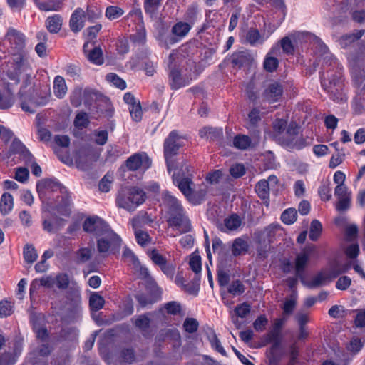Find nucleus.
<instances>
[{"label": "nucleus", "instance_id": "obj_1", "mask_svg": "<svg viewBox=\"0 0 365 365\" xmlns=\"http://www.w3.org/2000/svg\"><path fill=\"white\" fill-rule=\"evenodd\" d=\"M160 207L170 227L180 233H186L191 230L190 221L181 202L169 191L165 190L162 192Z\"/></svg>", "mask_w": 365, "mask_h": 365}, {"label": "nucleus", "instance_id": "obj_2", "mask_svg": "<svg viewBox=\"0 0 365 365\" xmlns=\"http://www.w3.org/2000/svg\"><path fill=\"white\" fill-rule=\"evenodd\" d=\"M324 63L327 66H334L339 70L333 73L332 71H328L327 73H323L322 76V86L330 94V98L335 101L342 102L345 101L346 98L341 93H339L341 89V68L336 59L329 52L324 51L323 56Z\"/></svg>", "mask_w": 365, "mask_h": 365}, {"label": "nucleus", "instance_id": "obj_3", "mask_svg": "<svg viewBox=\"0 0 365 365\" xmlns=\"http://www.w3.org/2000/svg\"><path fill=\"white\" fill-rule=\"evenodd\" d=\"M146 198L145 192L136 187L123 188L118 194L116 204L118 207L129 212L135 210L142 205Z\"/></svg>", "mask_w": 365, "mask_h": 365}, {"label": "nucleus", "instance_id": "obj_4", "mask_svg": "<svg viewBox=\"0 0 365 365\" xmlns=\"http://www.w3.org/2000/svg\"><path fill=\"white\" fill-rule=\"evenodd\" d=\"M173 180L190 202L194 205H198L202 202L205 196L206 191L202 188L196 190L194 183L189 175L182 177L179 173L176 174L174 173Z\"/></svg>", "mask_w": 365, "mask_h": 365}, {"label": "nucleus", "instance_id": "obj_5", "mask_svg": "<svg viewBox=\"0 0 365 365\" xmlns=\"http://www.w3.org/2000/svg\"><path fill=\"white\" fill-rule=\"evenodd\" d=\"M83 229L86 232L93 235L96 237L106 235L112 239L115 237L114 232L109 225L101 217L92 216L86 218L83 223Z\"/></svg>", "mask_w": 365, "mask_h": 365}, {"label": "nucleus", "instance_id": "obj_6", "mask_svg": "<svg viewBox=\"0 0 365 365\" xmlns=\"http://www.w3.org/2000/svg\"><path fill=\"white\" fill-rule=\"evenodd\" d=\"M180 137L176 131L170 133L164 142V155L167 163L168 171L170 173L172 170L175 169V162L173 157L178 153L181 146L180 143Z\"/></svg>", "mask_w": 365, "mask_h": 365}, {"label": "nucleus", "instance_id": "obj_7", "mask_svg": "<svg viewBox=\"0 0 365 365\" xmlns=\"http://www.w3.org/2000/svg\"><path fill=\"white\" fill-rule=\"evenodd\" d=\"M299 128L295 123H290L284 133L278 137V141L282 145L289 148L302 149L305 146L304 140L299 136Z\"/></svg>", "mask_w": 365, "mask_h": 365}, {"label": "nucleus", "instance_id": "obj_8", "mask_svg": "<svg viewBox=\"0 0 365 365\" xmlns=\"http://www.w3.org/2000/svg\"><path fill=\"white\" fill-rule=\"evenodd\" d=\"M151 165V161L146 153H135L128 158L126 166L130 170H147Z\"/></svg>", "mask_w": 365, "mask_h": 365}, {"label": "nucleus", "instance_id": "obj_9", "mask_svg": "<svg viewBox=\"0 0 365 365\" xmlns=\"http://www.w3.org/2000/svg\"><path fill=\"white\" fill-rule=\"evenodd\" d=\"M315 251L316 247L314 245H309L297 255L295 260V270L297 277H302V273L309 257L315 252Z\"/></svg>", "mask_w": 365, "mask_h": 365}, {"label": "nucleus", "instance_id": "obj_10", "mask_svg": "<svg viewBox=\"0 0 365 365\" xmlns=\"http://www.w3.org/2000/svg\"><path fill=\"white\" fill-rule=\"evenodd\" d=\"M65 189L59 182L51 180L43 179L39 181L36 185V190L41 198L46 197L47 194L53 192H63Z\"/></svg>", "mask_w": 365, "mask_h": 365}, {"label": "nucleus", "instance_id": "obj_11", "mask_svg": "<svg viewBox=\"0 0 365 365\" xmlns=\"http://www.w3.org/2000/svg\"><path fill=\"white\" fill-rule=\"evenodd\" d=\"M115 238H110L106 235L98 236L97 240V248L100 253H108L110 250L118 248L120 245L121 240L120 237L114 232Z\"/></svg>", "mask_w": 365, "mask_h": 365}, {"label": "nucleus", "instance_id": "obj_12", "mask_svg": "<svg viewBox=\"0 0 365 365\" xmlns=\"http://www.w3.org/2000/svg\"><path fill=\"white\" fill-rule=\"evenodd\" d=\"M283 91L284 88L280 83L272 81L266 86L263 98L269 103L277 102L282 98Z\"/></svg>", "mask_w": 365, "mask_h": 365}, {"label": "nucleus", "instance_id": "obj_13", "mask_svg": "<svg viewBox=\"0 0 365 365\" xmlns=\"http://www.w3.org/2000/svg\"><path fill=\"white\" fill-rule=\"evenodd\" d=\"M5 38L9 42L11 47L15 52L21 51L24 47V35L14 28H9L8 29Z\"/></svg>", "mask_w": 365, "mask_h": 365}, {"label": "nucleus", "instance_id": "obj_14", "mask_svg": "<svg viewBox=\"0 0 365 365\" xmlns=\"http://www.w3.org/2000/svg\"><path fill=\"white\" fill-rule=\"evenodd\" d=\"M170 84L173 89H178L190 83L191 77L182 75L178 68H172L169 73Z\"/></svg>", "mask_w": 365, "mask_h": 365}, {"label": "nucleus", "instance_id": "obj_15", "mask_svg": "<svg viewBox=\"0 0 365 365\" xmlns=\"http://www.w3.org/2000/svg\"><path fill=\"white\" fill-rule=\"evenodd\" d=\"M93 94V92L88 88H76L71 96V103L74 107H78L84 98L85 104H90L89 98Z\"/></svg>", "mask_w": 365, "mask_h": 365}, {"label": "nucleus", "instance_id": "obj_16", "mask_svg": "<svg viewBox=\"0 0 365 365\" xmlns=\"http://www.w3.org/2000/svg\"><path fill=\"white\" fill-rule=\"evenodd\" d=\"M85 11L81 8H77L72 14L69 25L72 31L77 33L84 26Z\"/></svg>", "mask_w": 365, "mask_h": 365}, {"label": "nucleus", "instance_id": "obj_17", "mask_svg": "<svg viewBox=\"0 0 365 365\" xmlns=\"http://www.w3.org/2000/svg\"><path fill=\"white\" fill-rule=\"evenodd\" d=\"M192 25L187 22L179 21L172 28V33L175 36L173 42H177L183 38L189 33Z\"/></svg>", "mask_w": 365, "mask_h": 365}, {"label": "nucleus", "instance_id": "obj_18", "mask_svg": "<svg viewBox=\"0 0 365 365\" xmlns=\"http://www.w3.org/2000/svg\"><path fill=\"white\" fill-rule=\"evenodd\" d=\"M77 336V331L73 327H65L58 333L52 336V340L56 342L72 340Z\"/></svg>", "mask_w": 365, "mask_h": 365}, {"label": "nucleus", "instance_id": "obj_19", "mask_svg": "<svg viewBox=\"0 0 365 365\" xmlns=\"http://www.w3.org/2000/svg\"><path fill=\"white\" fill-rule=\"evenodd\" d=\"M249 248V244L245 237H240L234 240L231 251L234 256L242 255L247 253Z\"/></svg>", "mask_w": 365, "mask_h": 365}, {"label": "nucleus", "instance_id": "obj_20", "mask_svg": "<svg viewBox=\"0 0 365 365\" xmlns=\"http://www.w3.org/2000/svg\"><path fill=\"white\" fill-rule=\"evenodd\" d=\"M16 145L23 150L22 157L24 158V160L27 164V165L31 166L32 173L36 176H40L41 174V168L37 163L34 162V159L32 155L25 149V148L23 145H21V143H16Z\"/></svg>", "mask_w": 365, "mask_h": 365}, {"label": "nucleus", "instance_id": "obj_21", "mask_svg": "<svg viewBox=\"0 0 365 365\" xmlns=\"http://www.w3.org/2000/svg\"><path fill=\"white\" fill-rule=\"evenodd\" d=\"M241 225V218L237 215L232 214L224 220V224L221 225L220 230L223 232L233 231L237 230Z\"/></svg>", "mask_w": 365, "mask_h": 365}, {"label": "nucleus", "instance_id": "obj_22", "mask_svg": "<svg viewBox=\"0 0 365 365\" xmlns=\"http://www.w3.org/2000/svg\"><path fill=\"white\" fill-rule=\"evenodd\" d=\"M255 191L259 197L264 200V203L268 206L269 202V182H267L266 180L259 181L255 185Z\"/></svg>", "mask_w": 365, "mask_h": 365}, {"label": "nucleus", "instance_id": "obj_23", "mask_svg": "<svg viewBox=\"0 0 365 365\" xmlns=\"http://www.w3.org/2000/svg\"><path fill=\"white\" fill-rule=\"evenodd\" d=\"M153 222V220L147 212H140L134 217L131 221L133 230L140 229L146 225H150Z\"/></svg>", "mask_w": 365, "mask_h": 365}, {"label": "nucleus", "instance_id": "obj_24", "mask_svg": "<svg viewBox=\"0 0 365 365\" xmlns=\"http://www.w3.org/2000/svg\"><path fill=\"white\" fill-rule=\"evenodd\" d=\"M62 21L63 19L61 16L59 14H54L46 19L45 25L50 33L56 34L61 29Z\"/></svg>", "mask_w": 365, "mask_h": 365}, {"label": "nucleus", "instance_id": "obj_25", "mask_svg": "<svg viewBox=\"0 0 365 365\" xmlns=\"http://www.w3.org/2000/svg\"><path fill=\"white\" fill-rule=\"evenodd\" d=\"M88 43H86L83 46V51L86 53L87 58L93 63L96 65H101L103 63V57L101 48L99 47H95L88 53H87V47Z\"/></svg>", "mask_w": 365, "mask_h": 365}, {"label": "nucleus", "instance_id": "obj_26", "mask_svg": "<svg viewBox=\"0 0 365 365\" xmlns=\"http://www.w3.org/2000/svg\"><path fill=\"white\" fill-rule=\"evenodd\" d=\"M67 86L63 77L56 76L53 80V93L58 98H63L67 93Z\"/></svg>", "mask_w": 365, "mask_h": 365}, {"label": "nucleus", "instance_id": "obj_27", "mask_svg": "<svg viewBox=\"0 0 365 365\" xmlns=\"http://www.w3.org/2000/svg\"><path fill=\"white\" fill-rule=\"evenodd\" d=\"M41 11H58L61 6L60 0H33Z\"/></svg>", "mask_w": 365, "mask_h": 365}, {"label": "nucleus", "instance_id": "obj_28", "mask_svg": "<svg viewBox=\"0 0 365 365\" xmlns=\"http://www.w3.org/2000/svg\"><path fill=\"white\" fill-rule=\"evenodd\" d=\"M55 284V280L51 277H43L38 279H34L30 285L31 296L37 291L39 286H43L51 288Z\"/></svg>", "mask_w": 365, "mask_h": 365}, {"label": "nucleus", "instance_id": "obj_29", "mask_svg": "<svg viewBox=\"0 0 365 365\" xmlns=\"http://www.w3.org/2000/svg\"><path fill=\"white\" fill-rule=\"evenodd\" d=\"M14 199L11 194L4 193L0 200V212L2 215L9 214L13 209Z\"/></svg>", "mask_w": 365, "mask_h": 365}, {"label": "nucleus", "instance_id": "obj_30", "mask_svg": "<svg viewBox=\"0 0 365 365\" xmlns=\"http://www.w3.org/2000/svg\"><path fill=\"white\" fill-rule=\"evenodd\" d=\"M14 102V95L10 90H0V109H9L13 106Z\"/></svg>", "mask_w": 365, "mask_h": 365}, {"label": "nucleus", "instance_id": "obj_31", "mask_svg": "<svg viewBox=\"0 0 365 365\" xmlns=\"http://www.w3.org/2000/svg\"><path fill=\"white\" fill-rule=\"evenodd\" d=\"M93 255L91 247H80L75 253L76 262L78 264H83L88 262Z\"/></svg>", "mask_w": 365, "mask_h": 365}, {"label": "nucleus", "instance_id": "obj_32", "mask_svg": "<svg viewBox=\"0 0 365 365\" xmlns=\"http://www.w3.org/2000/svg\"><path fill=\"white\" fill-rule=\"evenodd\" d=\"M222 135V128H214L206 127L200 130V135L202 138H206L209 140H215Z\"/></svg>", "mask_w": 365, "mask_h": 365}, {"label": "nucleus", "instance_id": "obj_33", "mask_svg": "<svg viewBox=\"0 0 365 365\" xmlns=\"http://www.w3.org/2000/svg\"><path fill=\"white\" fill-rule=\"evenodd\" d=\"M212 250L214 253L217 254L220 259H224L228 255L227 247L218 237H215L212 240Z\"/></svg>", "mask_w": 365, "mask_h": 365}, {"label": "nucleus", "instance_id": "obj_34", "mask_svg": "<svg viewBox=\"0 0 365 365\" xmlns=\"http://www.w3.org/2000/svg\"><path fill=\"white\" fill-rule=\"evenodd\" d=\"M329 282H330L329 277L326 272L323 270L315 275L310 282L306 283V285L309 288H316Z\"/></svg>", "mask_w": 365, "mask_h": 365}, {"label": "nucleus", "instance_id": "obj_35", "mask_svg": "<svg viewBox=\"0 0 365 365\" xmlns=\"http://www.w3.org/2000/svg\"><path fill=\"white\" fill-rule=\"evenodd\" d=\"M246 40L250 45L255 46L262 44L265 41V38L260 35L258 30L252 29L247 31Z\"/></svg>", "mask_w": 365, "mask_h": 365}, {"label": "nucleus", "instance_id": "obj_36", "mask_svg": "<svg viewBox=\"0 0 365 365\" xmlns=\"http://www.w3.org/2000/svg\"><path fill=\"white\" fill-rule=\"evenodd\" d=\"M234 146L240 150H246L251 145V140L245 135H237L233 140Z\"/></svg>", "mask_w": 365, "mask_h": 365}, {"label": "nucleus", "instance_id": "obj_37", "mask_svg": "<svg viewBox=\"0 0 365 365\" xmlns=\"http://www.w3.org/2000/svg\"><path fill=\"white\" fill-rule=\"evenodd\" d=\"M162 0H144V9L151 17L154 16L159 7L160 6Z\"/></svg>", "mask_w": 365, "mask_h": 365}, {"label": "nucleus", "instance_id": "obj_38", "mask_svg": "<svg viewBox=\"0 0 365 365\" xmlns=\"http://www.w3.org/2000/svg\"><path fill=\"white\" fill-rule=\"evenodd\" d=\"M105 304L103 297L97 293H93L91 295L89 299V305L91 309L93 312H97L103 308Z\"/></svg>", "mask_w": 365, "mask_h": 365}, {"label": "nucleus", "instance_id": "obj_39", "mask_svg": "<svg viewBox=\"0 0 365 365\" xmlns=\"http://www.w3.org/2000/svg\"><path fill=\"white\" fill-rule=\"evenodd\" d=\"M297 219V212L294 208L286 209L281 215L282 221L286 225H292Z\"/></svg>", "mask_w": 365, "mask_h": 365}, {"label": "nucleus", "instance_id": "obj_40", "mask_svg": "<svg viewBox=\"0 0 365 365\" xmlns=\"http://www.w3.org/2000/svg\"><path fill=\"white\" fill-rule=\"evenodd\" d=\"M322 231V225L317 220H314L311 222L309 230V238L312 241H316L320 236Z\"/></svg>", "mask_w": 365, "mask_h": 365}, {"label": "nucleus", "instance_id": "obj_41", "mask_svg": "<svg viewBox=\"0 0 365 365\" xmlns=\"http://www.w3.org/2000/svg\"><path fill=\"white\" fill-rule=\"evenodd\" d=\"M122 257L125 262L131 264L133 267L139 265V260L136 255L131 250L126 247H124Z\"/></svg>", "mask_w": 365, "mask_h": 365}, {"label": "nucleus", "instance_id": "obj_42", "mask_svg": "<svg viewBox=\"0 0 365 365\" xmlns=\"http://www.w3.org/2000/svg\"><path fill=\"white\" fill-rule=\"evenodd\" d=\"M150 314V313H148L146 314L140 315L136 319H133L132 320L134 322L136 327L141 330H145L150 326V318L149 316Z\"/></svg>", "mask_w": 365, "mask_h": 365}, {"label": "nucleus", "instance_id": "obj_43", "mask_svg": "<svg viewBox=\"0 0 365 365\" xmlns=\"http://www.w3.org/2000/svg\"><path fill=\"white\" fill-rule=\"evenodd\" d=\"M133 268L138 273L139 277L146 279L148 282H150L154 287H157L156 282L151 277L150 272L145 267H143L139 262L138 266H134Z\"/></svg>", "mask_w": 365, "mask_h": 365}, {"label": "nucleus", "instance_id": "obj_44", "mask_svg": "<svg viewBox=\"0 0 365 365\" xmlns=\"http://www.w3.org/2000/svg\"><path fill=\"white\" fill-rule=\"evenodd\" d=\"M124 11L115 6H109L106 8L105 16L109 20H115L123 16Z\"/></svg>", "mask_w": 365, "mask_h": 365}, {"label": "nucleus", "instance_id": "obj_45", "mask_svg": "<svg viewBox=\"0 0 365 365\" xmlns=\"http://www.w3.org/2000/svg\"><path fill=\"white\" fill-rule=\"evenodd\" d=\"M101 16V10L94 6H87L86 11H85V19L89 21L93 22L100 18Z\"/></svg>", "mask_w": 365, "mask_h": 365}, {"label": "nucleus", "instance_id": "obj_46", "mask_svg": "<svg viewBox=\"0 0 365 365\" xmlns=\"http://www.w3.org/2000/svg\"><path fill=\"white\" fill-rule=\"evenodd\" d=\"M137 242L141 246H145L150 242V237L145 231L140 229L133 230Z\"/></svg>", "mask_w": 365, "mask_h": 365}, {"label": "nucleus", "instance_id": "obj_47", "mask_svg": "<svg viewBox=\"0 0 365 365\" xmlns=\"http://www.w3.org/2000/svg\"><path fill=\"white\" fill-rule=\"evenodd\" d=\"M349 268L350 265L349 264L346 265L344 268H340L338 266H334L328 269H325L324 271L326 272L329 277V279L331 282L333 279L337 277L341 273L346 272Z\"/></svg>", "mask_w": 365, "mask_h": 365}, {"label": "nucleus", "instance_id": "obj_48", "mask_svg": "<svg viewBox=\"0 0 365 365\" xmlns=\"http://www.w3.org/2000/svg\"><path fill=\"white\" fill-rule=\"evenodd\" d=\"M89 124L88 115L85 112L79 113L76 115L74 120V125L79 128L83 129L86 128Z\"/></svg>", "mask_w": 365, "mask_h": 365}, {"label": "nucleus", "instance_id": "obj_49", "mask_svg": "<svg viewBox=\"0 0 365 365\" xmlns=\"http://www.w3.org/2000/svg\"><path fill=\"white\" fill-rule=\"evenodd\" d=\"M24 257L27 263H33L37 259L38 255L32 245H26L24 250Z\"/></svg>", "mask_w": 365, "mask_h": 365}, {"label": "nucleus", "instance_id": "obj_50", "mask_svg": "<svg viewBox=\"0 0 365 365\" xmlns=\"http://www.w3.org/2000/svg\"><path fill=\"white\" fill-rule=\"evenodd\" d=\"M287 121L283 119H277L273 123L274 137L278 140L287 129Z\"/></svg>", "mask_w": 365, "mask_h": 365}, {"label": "nucleus", "instance_id": "obj_51", "mask_svg": "<svg viewBox=\"0 0 365 365\" xmlns=\"http://www.w3.org/2000/svg\"><path fill=\"white\" fill-rule=\"evenodd\" d=\"M106 78L108 82H110L115 86L121 90L125 89L126 87L125 81L115 73H110L107 74Z\"/></svg>", "mask_w": 365, "mask_h": 365}, {"label": "nucleus", "instance_id": "obj_52", "mask_svg": "<svg viewBox=\"0 0 365 365\" xmlns=\"http://www.w3.org/2000/svg\"><path fill=\"white\" fill-rule=\"evenodd\" d=\"M364 34V30H359L356 34H349L342 36L339 40V43L341 47L346 48L348 46V43L346 42V40H350V41H356L359 39Z\"/></svg>", "mask_w": 365, "mask_h": 365}, {"label": "nucleus", "instance_id": "obj_53", "mask_svg": "<svg viewBox=\"0 0 365 365\" xmlns=\"http://www.w3.org/2000/svg\"><path fill=\"white\" fill-rule=\"evenodd\" d=\"M153 262L160 267L167 263L165 257H164L157 250L153 249L148 254Z\"/></svg>", "mask_w": 365, "mask_h": 365}, {"label": "nucleus", "instance_id": "obj_54", "mask_svg": "<svg viewBox=\"0 0 365 365\" xmlns=\"http://www.w3.org/2000/svg\"><path fill=\"white\" fill-rule=\"evenodd\" d=\"M113 180V174L106 173L99 182V189L102 192H107L110 190Z\"/></svg>", "mask_w": 365, "mask_h": 365}, {"label": "nucleus", "instance_id": "obj_55", "mask_svg": "<svg viewBox=\"0 0 365 365\" xmlns=\"http://www.w3.org/2000/svg\"><path fill=\"white\" fill-rule=\"evenodd\" d=\"M209 341L211 344V346L213 349H215L217 351L220 353L223 356H226V351L221 345V343L218 338L216 336V334L214 331H212L210 335L209 336Z\"/></svg>", "mask_w": 365, "mask_h": 365}, {"label": "nucleus", "instance_id": "obj_56", "mask_svg": "<svg viewBox=\"0 0 365 365\" xmlns=\"http://www.w3.org/2000/svg\"><path fill=\"white\" fill-rule=\"evenodd\" d=\"M128 110L130 114L132 119L135 122H139L141 120L143 117V110L141 108L140 103L138 104H135L131 107H128Z\"/></svg>", "mask_w": 365, "mask_h": 365}, {"label": "nucleus", "instance_id": "obj_57", "mask_svg": "<svg viewBox=\"0 0 365 365\" xmlns=\"http://www.w3.org/2000/svg\"><path fill=\"white\" fill-rule=\"evenodd\" d=\"M93 135L95 137V140H94L95 143L97 145H103L108 141V133L107 130H96L93 132Z\"/></svg>", "mask_w": 365, "mask_h": 365}, {"label": "nucleus", "instance_id": "obj_58", "mask_svg": "<svg viewBox=\"0 0 365 365\" xmlns=\"http://www.w3.org/2000/svg\"><path fill=\"white\" fill-rule=\"evenodd\" d=\"M198 14V8L196 5H191L188 7L185 13V19L189 21V24L192 25L197 19Z\"/></svg>", "mask_w": 365, "mask_h": 365}, {"label": "nucleus", "instance_id": "obj_59", "mask_svg": "<svg viewBox=\"0 0 365 365\" xmlns=\"http://www.w3.org/2000/svg\"><path fill=\"white\" fill-rule=\"evenodd\" d=\"M198 322L194 318H187L183 323V327L188 333L195 332L198 329Z\"/></svg>", "mask_w": 365, "mask_h": 365}, {"label": "nucleus", "instance_id": "obj_60", "mask_svg": "<svg viewBox=\"0 0 365 365\" xmlns=\"http://www.w3.org/2000/svg\"><path fill=\"white\" fill-rule=\"evenodd\" d=\"M279 65L277 58L267 56L264 61V68L269 72H272L277 69Z\"/></svg>", "mask_w": 365, "mask_h": 365}, {"label": "nucleus", "instance_id": "obj_61", "mask_svg": "<svg viewBox=\"0 0 365 365\" xmlns=\"http://www.w3.org/2000/svg\"><path fill=\"white\" fill-rule=\"evenodd\" d=\"M228 292L232 295H239L245 292V287L240 281L236 280L232 282L228 288Z\"/></svg>", "mask_w": 365, "mask_h": 365}, {"label": "nucleus", "instance_id": "obj_62", "mask_svg": "<svg viewBox=\"0 0 365 365\" xmlns=\"http://www.w3.org/2000/svg\"><path fill=\"white\" fill-rule=\"evenodd\" d=\"M267 324V318L264 315H260L254 322L253 327L257 331H263Z\"/></svg>", "mask_w": 365, "mask_h": 365}, {"label": "nucleus", "instance_id": "obj_63", "mask_svg": "<svg viewBox=\"0 0 365 365\" xmlns=\"http://www.w3.org/2000/svg\"><path fill=\"white\" fill-rule=\"evenodd\" d=\"M191 269L195 273H200L202 269L201 258L199 255H192L190 262Z\"/></svg>", "mask_w": 365, "mask_h": 365}, {"label": "nucleus", "instance_id": "obj_64", "mask_svg": "<svg viewBox=\"0 0 365 365\" xmlns=\"http://www.w3.org/2000/svg\"><path fill=\"white\" fill-rule=\"evenodd\" d=\"M351 205V195L338 199L336 204V209L339 211H345L350 207Z\"/></svg>", "mask_w": 365, "mask_h": 365}]
</instances>
